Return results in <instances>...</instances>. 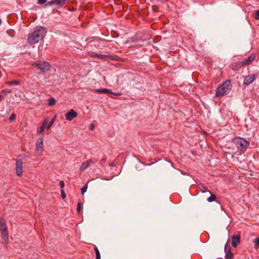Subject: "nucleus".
<instances>
[{
	"label": "nucleus",
	"mask_w": 259,
	"mask_h": 259,
	"mask_svg": "<svg viewBox=\"0 0 259 259\" xmlns=\"http://www.w3.org/2000/svg\"><path fill=\"white\" fill-rule=\"evenodd\" d=\"M45 128H46L45 126L41 125V126H40L39 130L38 131H37V133L38 134H42Z\"/></svg>",
	"instance_id": "26"
},
{
	"label": "nucleus",
	"mask_w": 259,
	"mask_h": 259,
	"mask_svg": "<svg viewBox=\"0 0 259 259\" xmlns=\"http://www.w3.org/2000/svg\"><path fill=\"white\" fill-rule=\"evenodd\" d=\"M210 194L211 196L207 198V201L210 202L214 201L216 199V196H215V195L211 193Z\"/></svg>",
	"instance_id": "23"
},
{
	"label": "nucleus",
	"mask_w": 259,
	"mask_h": 259,
	"mask_svg": "<svg viewBox=\"0 0 259 259\" xmlns=\"http://www.w3.org/2000/svg\"><path fill=\"white\" fill-rule=\"evenodd\" d=\"M65 184L63 181H60V186L61 188H63L64 187Z\"/></svg>",
	"instance_id": "36"
},
{
	"label": "nucleus",
	"mask_w": 259,
	"mask_h": 259,
	"mask_svg": "<svg viewBox=\"0 0 259 259\" xmlns=\"http://www.w3.org/2000/svg\"><path fill=\"white\" fill-rule=\"evenodd\" d=\"M55 103H56V100L54 98H51L49 99L48 104L50 106L54 105L55 104Z\"/></svg>",
	"instance_id": "19"
},
{
	"label": "nucleus",
	"mask_w": 259,
	"mask_h": 259,
	"mask_svg": "<svg viewBox=\"0 0 259 259\" xmlns=\"http://www.w3.org/2000/svg\"><path fill=\"white\" fill-rule=\"evenodd\" d=\"M93 162H94V161L92 159H90V160H88L87 161L82 163V164H81V165L80 167V170L81 171L84 170V169L87 168L90 166L91 163H92Z\"/></svg>",
	"instance_id": "14"
},
{
	"label": "nucleus",
	"mask_w": 259,
	"mask_h": 259,
	"mask_svg": "<svg viewBox=\"0 0 259 259\" xmlns=\"http://www.w3.org/2000/svg\"><path fill=\"white\" fill-rule=\"evenodd\" d=\"M49 122V119L48 118H45L42 122V123L41 124L42 125H44V126H46L47 124H48Z\"/></svg>",
	"instance_id": "30"
},
{
	"label": "nucleus",
	"mask_w": 259,
	"mask_h": 259,
	"mask_svg": "<svg viewBox=\"0 0 259 259\" xmlns=\"http://www.w3.org/2000/svg\"><path fill=\"white\" fill-rule=\"evenodd\" d=\"M114 95H116V96H120L121 94L118 93V94H114Z\"/></svg>",
	"instance_id": "38"
},
{
	"label": "nucleus",
	"mask_w": 259,
	"mask_h": 259,
	"mask_svg": "<svg viewBox=\"0 0 259 259\" xmlns=\"http://www.w3.org/2000/svg\"><path fill=\"white\" fill-rule=\"evenodd\" d=\"M241 61L238 62L233 66V69L234 70H238L241 68L245 66V64H241Z\"/></svg>",
	"instance_id": "17"
},
{
	"label": "nucleus",
	"mask_w": 259,
	"mask_h": 259,
	"mask_svg": "<svg viewBox=\"0 0 259 259\" xmlns=\"http://www.w3.org/2000/svg\"><path fill=\"white\" fill-rule=\"evenodd\" d=\"M77 113L74 110L71 109L65 114L66 119L68 121H71L73 119L76 117Z\"/></svg>",
	"instance_id": "8"
},
{
	"label": "nucleus",
	"mask_w": 259,
	"mask_h": 259,
	"mask_svg": "<svg viewBox=\"0 0 259 259\" xmlns=\"http://www.w3.org/2000/svg\"><path fill=\"white\" fill-rule=\"evenodd\" d=\"M152 10L154 12H156L159 11V8L157 6L154 5L152 6Z\"/></svg>",
	"instance_id": "31"
},
{
	"label": "nucleus",
	"mask_w": 259,
	"mask_h": 259,
	"mask_svg": "<svg viewBox=\"0 0 259 259\" xmlns=\"http://www.w3.org/2000/svg\"><path fill=\"white\" fill-rule=\"evenodd\" d=\"M12 92L11 90H3L1 94H0V102L2 101V99L6 96L7 93H10Z\"/></svg>",
	"instance_id": "16"
},
{
	"label": "nucleus",
	"mask_w": 259,
	"mask_h": 259,
	"mask_svg": "<svg viewBox=\"0 0 259 259\" xmlns=\"http://www.w3.org/2000/svg\"><path fill=\"white\" fill-rule=\"evenodd\" d=\"M61 197L63 199L66 198V194L63 189L61 190Z\"/></svg>",
	"instance_id": "34"
},
{
	"label": "nucleus",
	"mask_w": 259,
	"mask_h": 259,
	"mask_svg": "<svg viewBox=\"0 0 259 259\" xmlns=\"http://www.w3.org/2000/svg\"><path fill=\"white\" fill-rule=\"evenodd\" d=\"M95 92L99 94H107L110 93L113 94L111 91L107 89H97L95 90Z\"/></svg>",
	"instance_id": "15"
},
{
	"label": "nucleus",
	"mask_w": 259,
	"mask_h": 259,
	"mask_svg": "<svg viewBox=\"0 0 259 259\" xmlns=\"http://www.w3.org/2000/svg\"><path fill=\"white\" fill-rule=\"evenodd\" d=\"M102 161H105V159H102V160H101V161L102 162Z\"/></svg>",
	"instance_id": "39"
},
{
	"label": "nucleus",
	"mask_w": 259,
	"mask_h": 259,
	"mask_svg": "<svg viewBox=\"0 0 259 259\" xmlns=\"http://www.w3.org/2000/svg\"><path fill=\"white\" fill-rule=\"evenodd\" d=\"M96 56L99 59H104L106 60L107 55H102V54H96Z\"/></svg>",
	"instance_id": "25"
},
{
	"label": "nucleus",
	"mask_w": 259,
	"mask_h": 259,
	"mask_svg": "<svg viewBox=\"0 0 259 259\" xmlns=\"http://www.w3.org/2000/svg\"><path fill=\"white\" fill-rule=\"evenodd\" d=\"M6 83L8 84L18 85L20 84V81L19 80L8 81Z\"/></svg>",
	"instance_id": "21"
},
{
	"label": "nucleus",
	"mask_w": 259,
	"mask_h": 259,
	"mask_svg": "<svg viewBox=\"0 0 259 259\" xmlns=\"http://www.w3.org/2000/svg\"><path fill=\"white\" fill-rule=\"evenodd\" d=\"M233 142L236 145L238 150L242 152H244L249 145L248 141L240 137L234 138Z\"/></svg>",
	"instance_id": "3"
},
{
	"label": "nucleus",
	"mask_w": 259,
	"mask_h": 259,
	"mask_svg": "<svg viewBox=\"0 0 259 259\" xmlns=\"http://www.w3.org/2000/svg\"><path fill=\"white\" fill-rule=\"evenodd\" d=\"M91 130H93L94 128V126L93 124H91Z\"/></svg>",
	"instance_id": "37"
},
{
	"label": "nucleus",
	"mask_w": 259,
	"mask_h": 259,
	"mask_svg": "<svg viewBox=\"0 0 259 259\" xmlns=\"http://www.w3.org/2000/svg\"><path fill=\"white\" fill-rule=\"evenodd\" d=\"M87 188H88V185L87 184H86L84 186H83L81 189V193L82 194H83L87 191Z\"/></svg>",
	"instance_id": "27"
},
{
	"label": "nucleus",
	"mask_w": 259,
	"mask_h": 259,
	"mask_svg": "<svg viewBox=\"0 0 259 259\" xmlns=\"http://www.w3.org/2000/svg\"><path fill=\"white\" fill-rule=\"evenodd\" d=\"M256 55L253 54L250 56L246 60L241 61V64L248 65L250 64L255 59Z\"/></svg>",
	"instance_id": "11"
},
{
	"label": "nucleus",
	"mask_w": 259,
	"mask_h": 259,
	"mask_svg": "<svg viewBox=\"0 0 259 259\" xmlns=\"http://www.w3.org/2000/svg\"><path fill=\"white\" fill-rule=\"evenodd\" d=\"M255 79L254 74H249L245 77L244 83L246 85H249L252 83Z\"/></svg>",
	"instance_id": "10"
},
{
	"label": "nucleus",
	"mask_w": 259,
	"mask_h": 259,
	"mask_svg": "<svg viewBox=\"0 0 259 259\" xmlns=\"http://www.w3.org/2000/svg\"><path fill=\"white\" fill-rule=\"evenodd\" d=\"M0 231L4 240L5 244H7L9 241L8 231L6 221L3 218L0 219Z\"/></svg>",
	"instance_id": "5"
},
{
	"label": "nucleus",
	"mask_w": 259,
	"mask_h": 259,
	"mask_svg": "<svg viewBox=\"0 0 259 259\" xmlns=\"http://www.w3.org/2000/svg\"><path fill=\"white\" fill-rule=\"evenodd\" d=\"M199 188H200V191L202 193H205L206 192H208L210 194H211V192L205 187L202 186L201 187H200Z\"/></svg>",
	"instance_id": "22"
},
{
	"label": "nucleus",
	"mask_w": 259,
	"mask_h": 259,
	"mask_svg": "<svg viewBox=\"0 0 259 259\" xmlns=\"http://www.w3.org/2000/svg\"><path fill=\"white\" fill-rule=\"evenodd\" d=\"M47 0H38V4H45L46 2H47Z\"/></svg>",
	"instance_id": "35"
},
{
	"label": "nucleus",
	"mask_w": 259,
	"mask_h": 259,
	"mask_svg": "<svg viewBox=\"0 0 259 259\" xmlns=\"http://www.w3.org/2000/svg\"><path fill=\"white\" fill-rule=\"evenodd\" d=\"M82 206L83 204L81 202L78 203L76 210L78 213H80L81 212V210L82 208Z\"/></svg>",
	"instance_id": "24"
},
{
	"label": "nucleus",
	"mask_w": 259,
	"mask_h": 259,
	"mask_svg": "<svg viewBox=\"0 0 259 259\" xmlns=\"http://www.w3.org/2000/svg\"><path fill=\"white\" fill-rule=\"evenodd\" d=\"M254 242L255 244L256 245V247L258 248L259 247V238H255L254 240Z\"/></svg>",
	"instance_id": "32"
},
{
	"label": "nucleus",
	"mask_w": 259,
	"mask_h": 259,
	"mask_svg": "<svg viewBox=\"0 0 259 259\" xmlns=\"http://www.w3.org/2000/svg\"><path fill=\"white\" fill-rule=\"evenodd\" d=\"M241 236L239 234L233 235L232 236V246L234 247H236L240 243Z\"/></svg>",
	"instance_id": "9"
},
{
	"label": "nucleus",
	"mask_w": 259,
	"mask_h": 259,
	"mask_svg": "<svg viewBox=\"0 0 259 259\" xmlns=\"http://www.w3.org/2000/svg\"><path fill=\"white\" fill-rule=\"evenodd\" d=\"M255 18L256 20L259 19V10L257 11L255 13Z\"/></svg>",
	"instance_id": "33"
},
{
	"label": "nucleus",
	"mask_w": 259,
	"mask_h": 259,
	"mask_svg": "<svg viewBox=\"0 0 259 259\" xmlns=\"http://www.w3.org/2000/svg\"><path fill=\"white\" fill-rule=\"evenodd\" d=\"M108 59H110L112 60H116L115 57L112 55H107L106 60H107Z\"/></svg>",
	"instance_id": "29"
},
{
	"label": "nucleus",
	"mask_w": 259,
	"mask_h": 259,
	"mask_svg": "<svg viewBox=\"0 0 259 259\" xmlns=\"http://www.w3.org/2000/svg\"><path fill=\"white\" fill-rule=\"evenodd\" d=\"M65 3V0H53L48 3L49 5H56L62 6Z\"/></svg>",
	"instance_id": "13"
},
{
	"label": "nucleus",
	"mask_w": 259,
	"mask_h": 259,
	"mask_svg": "<svg viewBox=\"0 0 259 259\" xmlns=\"http://www.w3.org/2000/svg\"><path fill=\"white\" fill-rule=\"evenodd\" d=\"M25 159L24 157L21 155L17 156L16 159V168L15 171L16 174L18 177H21L22 176L23 174V160Z\"/></svg>",
	"instance_id": "4"
},
{
	"label": "nucleus",
	"mask_w": 259,
	"mask_h": 259,
	"mask_svg": "<svg viewBox=\"0 0 259 259\" xmlns=\"http://www.w3.org/2000/svg\"><path fill=\"white\" fill-rule=\"evenodd\" d=\"M230 87L231 81L229 80L225 81L217 88L215 97L218 98L227 94L231 89Z\"/></svg>",
	"instance_id": "2"
},
{
	"label": "nucleus",
	"mask_w": 259,
	"mask_h": 259,
	"mask_svg": "<svg viewBox=\"0 0 259 259\" xmlns=\"http://www.w3.org/2000/svg\"><path fill=\"white\" fill-rule=\"evenodd\" d=\"M16 116L15 114L13 113L11 115L10 117H9V120L11 121H12L16 119Z\"/></svg>",
	"instance_id": "28"
},
{
	"label": "nucleus",
	"mask_w": 259,
	"mask_h": 259,
	"mask_svg": "<svg viewBox=\"0 0 259 259\" xmlns=\"http://www.w3.org/2000/svg\"><path fill=\"white\" fill-rule=\"evenodd\" d=\"M44 151V141L42 137L39 138L36 142L35 153L38 156H41Z\"/></svg>",
	"instance_id": "7"
},
{
	"label": "nucleus",
	"mask_w": 259,
	"mask_h": 259,
	"mask_svg": "<svg viewBox=\"0 0 259 259\" xmlns=\"http://www.w3.org/2000/svg\"><path fill=\"white\" fill-rule=\"evenodd\" d=\"M47 33L46 28L42 26L35 27L33 31L29 33L27 38V42L30 45H34L44 39Z\"/></svg>",
	"instance_id": "1"
},
{
	"label": "nucleus",
	"mask_w": 259,
	"mask_h": 259,
	"mask_svg": "<svg viewBox=\"0 0 259 259\" xmlns=\"http://www.w3.org/2000/svg\"><path fill=\"white\" fill-rule=\"evenodd\" d=\"M57 116L55 115L53 118L52 119L49 124L48 125L47 128L48 130H49L51 128V127L52 126V125L54 124L56 119Z\"/></svg>",
	"instance_id": "18"
},
{
	"label": "nucleus",
	"mask_w": 259,
	"mask_h": 259,
	"mask_svg": "<svg viewBox=\"0 0 259 259\" xmlns=\"http://www.w3.org/2000/svg\"><path fill=\"white\" fill-rule=\"evenodd\" d=\"M95 251L96 253V259H101V255L99 250L96 246L95 248Z\"/></svg>",
	"instance_id": "20"
},
{
	"label": "nucleus",
	"mask_w": 259,
	"mask_h": 259,
	"mask_svg": "<svg viewBox=\"0 0 259 259\" xmlns=\"http://www.w3.org/2000/svg\"><path fill=\"white\" fill-rule=\"evenodd\" d=\"M33 66L38 68L41 72H46L50 70L51 66L50 64L46 61H39L33 64Z\"/></svg>",
	"instance_id": "6"
},
{
	"label": "nucleus",
	"mask_w": 259,
	"mask_h": 259,
	"mask_svg": "<svg viewBox=\"0 0 259 259\" xmlns=\"http://www.w3.org/2000/svg\"><path fill=\"white\" fill-rule=\"evenodd\" d=\"M225 250L226 253V259H232L233 254L231 251V247L228 246L227 244H226L225 246Z\"/></svg>",
	"instance_id": "12"
}]
</instances>
